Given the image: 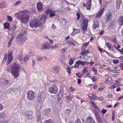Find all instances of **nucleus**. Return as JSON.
Returning <instances> with one entry per match:
<instances>
[{
	"label": "nucleus",
	"instance_id": "33",
	"mask_svg": "<svg viewBox=\"0 0 123 123\" xmlns=\"http://www.w3.org/2000/svg\"><path fill=\"white\" fill-rule=\"evenodd\" d=\"M53 69L57 72H58L60 71L57 66L54 67L53 68Z\"/></svg>",
	"mask_w": 123,
	"mask_h": 123
},
{
	"label": "nucleus",
	"instance_id": "46",
	"mask_svg": "<svg viewBox=\"0 0 123 123\" xmlns=\"http://www.w3.org/2000/svg\"><path fill=\"white\" fill-rule=\"evenodd\" d=\"M75 123H81V122L80 119L78 118H77Z\"/></svg>",
	"mask_w": 123,
	"mask_h": 123
},
{
	"label": "nucleus",
	"instance_id": "24",
	"mask_svg": "<svg viewBox=\"0 0 123 123\" xmlns=\"http://www.w3.org/2000/svg\"><path fill=\"white\" fill-rule=\"evenodd\" d=\"M80 31V29H76L75 28H73V32L75 34H76Z\"/></svg>",
	"mask_w": 123,
	"mask_h": 123
},
{
	"label": "nucleus",
	"instance_id": "12",
	"mask_svg": "<svg viewBox=\"0 0 123 123\" xmlns=\"http://www.w3.org/2000/svg\"><path fill=\"white\" fill-rule=\"evenodd\" d=\"M86 123H96L93 118L90 117H88L86 119Z\"/></svg>",
	"mask_w": 123,
	"mask_h": 123
},
{
	"label": "nucleus",
	"instance_id": "61",
	"mask_svg": "<svg viewBox=\"0 0 123 123\" xmlns=\"http://www.w3.org/2000/svg\"><path fill=\"white\" fill-rule=\"evenodd\" d=\"M21 3V1H17L15 3L14 5L16 6L19 4Z\"/></svg>",
	"mask_w": 123,
	"mask_h": 123
},
{
	"label": "nucleus",
	"instance_id": "28",
	"mask_svg": "<svg viewBox=\"0 0 123 123\" xmlns=\"http://www.w3.org/2000/svg\"><path fill=\"white\" fill-rule=\"evenodd\" d=\"M116 83L113 85L115 88L117 87L120 84V82L117 81H116Z\"/></svg>",
	"mask_w": 123,
	"mask_h": 123
},
{
	"label": "nucleus",
	"instance_id": "20",
	"mask_svg": "<svg viewBox=\"0 0 123 123\" xmlns=\"http://www.w3.org/2000/svg\"><path fill=\"white\" fill-rule=\"evenodd\" d=\"M65 99L66 101L68 103H70V102L72 100L71 97L69 95L67 96L66 97Z\"/></svg>",
	"mask_w": 123,
	"mask_h": 123
},
{
	"label": "nucleus",
	"instance_id": "10",
	"mask_svg": "<svg viewBox=\"0 0 123 123\" xmlns=\"http://www.w3.org/2000/svg\"><path fill=\"white\" fill-rule=\"evenodd\" d=\"M92 0H89L87 2L86 4H84L83 5L84 6H86V9L88 10H90L91 8V5Z\"/></svg>",
	"mask_w": 123,
	"mask_h": 123
},
{
	"label": "nucleus",
	"instance_id": "54",
	"mask_svg": "<svg viewBox=\"0 0 123 123\" xmlns=\"http://www.w3.org/2000/svg\"><path fill=\"white\" fill-rule=\"evenodd\" d=\"M5 116V114L4 113H1L0 114V116L1 118H3Z\"/></svg>",
	"mask_w": 123,
	"mask_h": 123
},
{
	"label": "nucleus",
	"instance_id": "53",
	"mask_svg": "<svg viewBox=\"0 0 123 123\" xmlns=\"http://www.w3.org/2000/svg\"><path fill=\"white\" fill-rule=\"evenodd\" d=\"M12 52H9L8 54V57H12Z\"/></svg>",
	"mask_w": 123,
	"mask_h": 123
},
{
	"label": "nucleus",
	"instance_id": "29",
	"mask_svg": "<svg viewBox=\"0 0 123 123\" xmlns=\"http://www.w3.org/2000/svg\"><path fill=\"white\" fill-rule=\"evenodd\" d=\"M66 69H67V72L69 74V75H70L71 74V67L69 66H68L66 68Z\"/></svg>",
	"mask_w": 123,
	"mask_h": 123
},
{
	"label": "nucleus",
	"instance_id": "25",
	"mask_svg": "<svg viewBox=\"0 0 123 123\" xmlns=\"http://www.w3.org/2000/svg\"><path fill=\"white\" fill-rule=\"evenodd\" d=\"M55 11L51 10V12L50 13L49 17H52L55 16Z\"/></svg>",
	"mask_w": 123,
	"mask_h": 123
},
{
	"label": "nucleus",
	"instance_id": "55",
	"mask_svg": "<svg viewBox=\"0 0 123 123\" xmlns=\"http://www.w3.org/2000/svg\"><path fill=\"white\" fill-rule=\"evenodd\" d=\"M107 111V110H105L104 109H103L101 110V111L102 113L104 114H105Z\"/></svg>",
	"mask_w": 123,
	"mask_h": 123
},
{
	"label": "nucleus",
	"instance_id": "17",
	"mask_svg": "<svg viewBox=\"0 0 123 123\" xmlns=\"http://www.w3.org/2000/svg\"><path fill=\"white\" fill-rule=\"evenodd\" d=\"M37 7L38 11L42 10L43 6L41 3L40 2L38 3L37 5Z\"/></svg>",
	"mask_w": 123,
	"mask_h": 123
},
{
	"label": "nucleus",
	"instance_id": "43",
	"mask_svg": "<svg viewBox=\"0 0 123 123\" xmlns=\"http://www.w3.org/2000/svg\"><path fill=\"white\" fill-rule=\"evenodd\" d=\"M61 97H60V95H59L58 97L57 98V100L58 102H60V101L61 100V99H62V98L61 97H62V94H61Z\"/></svg>",
	"mask_w": 123,
	"mask_h": 123
},
{
	"label": "nucleus",
	"instance_id": "52",
	"mask_svg": "<svg viewBox=\"0 0 123 123\" xmlns=\"http://www.w3.org/2000/svg\"><path fill=\"white\" fill-rule=\"evenodd\" d=\"M45 111H47V114H49L50 112L51 111V110L50 108H48Z\"/></svg>",
	"mask_w": 123,
	"mask_h": 123
},
{
	"label": "nucleus",
	"instance_id": "41",
	"mask_svg": "<svg viewBox=\"0 0 123 123\" xmlns=\"http://www.w3.org/2000/svg\"><path fill=\"white\" fill-rule=\"evenodd\" d=\"M107 45L108 48L109 49H111V48H112V47H111V44L108 43H107Z\"/></svg>",
	"mask_w": 123,
	"mask_h": 123
},
{
	"label": "nucleus",
	"instance_id": "7",
	"mask_svg": "<svg viewBox=\"0 0 123 123\" xmlns=\"http://www.w3.org/2000/svg\"><path fill=\"white\" fill-rule=\"evenodd\" d=\"M112 15V13L110 12L107 13L106 14L104 18L106 22H109L111 20Z\"/></svg>",
	"mask_w": 123,
	"mask_h": 123
},
{
	"label": "nucleus",
	"instance_id": "22",
	"mask_svg": "<svg viewBox=\"0 0 123 123\" xmlns=\"http://www.w3.org/2000/svg\"><path fill=\"white\" fill-rule=\"evenodd\" d=\"M4 25L5 28L8 29L9 30L11 28L9 27V23L6 22L4 24Z\"/></svg>",
	"mask_w": 123,
	"mask_h": 123
},
{
	"label": "nucleus",
	"instance_id": "2",
	"mask_svg": "<svg viewBox=\"0 0 123 123\" xmlns=\"http://www.w3.org/2000/svg\"><path fill=\"white\" fill-rule=\"evenodd\" d=\"M12 74L15 77L17 78L18 74V72L19 69V65L15 64L12 65L11 67Z\"/></svg>",
	"mask_w": 123,
	"mask_h": 123
},
{
	"label": "nucleus",
	"instance_id": "63",
	"mask_svg": "<svg viewBox=\"0 0 123 123\" xmlns=\"http://www.w3.org/2000/svg\"><path fill=\"white\" fill-rule=\"evenodd\" d=\"M89 44V42L85 43L83 44V46H85V47H86Z\"/></svg>",
	"mask_w": 123,
	"mask_h": 123
},
{
	"label": "nucleus",
	"instance_id": "50",
	"mask_svg": "<svg viewBox=\"0 0 123 123\" xmlns=\"http://www.w3.org/2000/svg\"><path fill=\"white\" fill-rule=\"evenodd\" d=\"M94 113L95 116H98V115H99V114L98 112L97 111H96V110H95V111H94Z\"/></svg>",
	"mask_w": 123,
	"mask_h": 123
},
{
	"label": "nucleus",
	"instance_id": "16",
	"mask_svg": "<svg viewBox=\"0 0 123 123\" xmlns=\"http://www.w3.org/2000/svg\"><path fill=\"white\" fill-rule=\"evenodd\" d=\"M47 18V16L45 15H42L40 18V20L42 22L44 23L45 22Z\"/></svg>",
	"mask_w": 123,
	"mask_h": 123
},
{
	"label": "nucleus",
	"instance_id": "23",
	"mask_svg": "<svg viewBox=\"0 0 123 123\" xmlns=\"http://www.w3.org/2000/svg\"><path fill=\"white\" fill-rule=\"evenodd\" d=\"M87 25L84 24H82L81 27L82 30L83 31L87 30Z\"/></svg>",
	"mask_w": 123,
	"mask_h": 123
},
{
	"label": "nucleus",
	"instance_id": "38",
	"mask_svg": "<svg viewBox=\"0 0 123 123\" xmlns=\"http://www.w3.org/2000/svg\"><path fill=\"white\" fill-rule=\"evenodd\" d=\"M74 61L72 59H70L69 60V64L70 65H72Z\"/></svg>",
	"mask_w": 123,
	"mask_h": 123
},
{
	"label": "nucleus",
	"instance_id": "6",
	"mask_svg": "<svg viewBox=\"0 0 123 123\" xmlns=\"http://www.w3.org/2000/svg\"><path fill=\"white\" fill-rule=\"evenodd\" d=\"M41 23L39 21L35 20H31L30 21V25L32 27H34L36 28L37 27L40 26Z\"/></svg>",
	"mask_w": 123,
	"mask_h": 123
},
{
	"label": "nucleus",
	"instance_id": "13",
	"mask_svg": "<svg viewBox=\"0 0 123 123\" xmlns=\"http://www.w3.org/2000/svg\"><path fill=\"white\" fill-rule=\"evenodd\" d=\"M67 42L68 44H72L74 46H76L75 43L78 44L76 42L73 38L70 39Z\"/></svg>",
	"mask_w": 123,
	"mask_h": 123
},
{
	"label": "nucleus",
	"instance_id": "58",
	"mask_svg": "<svg viewBox=\"0 0 123 123\" xmlns=\"http://www.w3.org/2000/svg\"><path fill=\"white\" fill-rule=\"evenodd\" d=\"M81 60H80V61H78L76 62V63L79 66V65L81 64Z\"/></svg>",
	"mask_w": 123,
	"mask_h": 123
},
{
	"label": "nucleus",
	"instance_id": "47",
	"mask_svg": "<svg viewBox=\"0 0 123 123\" xmlns=\"http://www.w3.org/2000/svg\"><path fill=\"white\" fill-rule=\"evenodd\" d=\"M113 62L114 64H117L119 62L118 60H113L112 61Z\"/></svg>",
	"mask_w": 123,
	"mask_h": 123
},
{
	"label": "nucleus",
	"instance_id": "49",
	"mask_svg": "<svg viewBox=\"0 0 123 123\" xmlns=\"http://www.w3.org/2000/svg\"><path fill=\"white\" fill-rule=\"evenodd\" d=\"M67 48H64L63 49H62L61 51L62 52L64 53L67 50Z\"/></svg>",
	"mask_w": 123,
	"mask_h": 123
},
{
	"label": "nucleus",
	"instance_id": "45",
	"mask_svg": "<svg viewBox=\"0 0 123 123\" xmlns=\"http://www.w3.org/2000/svg\"><path fill=\"white\" fill-rule=\"evenodd\" d=\"M104 8H102L101 10L98 13L102 15L104 12Z\"/></svg>",
	"mask_w": 123,
	"mask_h": 123
},
{
	"label": "nucleus",
	"instance_id": "26",
	"mask_svg": "<svg viewBox=\"0 0 123 123\" xmlns=\"http://www.w3.org/2000/svg\"><path fill=\"white\" fill-rule=\"evenodd\" d=\"M12 57H8V60L7 61V65L9 64L10 63L12 62Z\"/></svg>",
	"mask_w": 123,
	"mask_h": 123
},
{
	"label": "nucleus",
	"instance_id": "3",
	"mask_svg": "<svg viewBox=\"0 0 123 123\" xmlns=\"http://www.w3.org/2000/svg\"><path fill=\"white\" fill-rule=\"evenodd\" d=\"M48 91L51 94H56L58 91V89L56 85H51L48 88Z\"/></svg>",
	"mask_w": 123,
	"mask_h": 123
},
{
	"label": "nucleus",
	"instance_id": "57",
	"mask_svg": "<svg viewBox=\"0 0 123 123\" xmlns=\"http://www.w3.org/2000/svg\"><path fill=\"white\" fill-rule=\"evenodd\" d=\"M58 46L56 44H55V45H54L52 47V48L53 49H56L58 48Z\"/></svg>",
	"mask_w": 123,
	"mask_h": 123
},
{
	"label": "nucleus",
	"instance_id": "35",
	"mask_svg": "<svg viewBox=\"0 0 123 123\" xmlns=\"http://www.w3.org/2000/svg\"><path fill=\"white\" fill-rule=\"evenodd\" d=\"M30 58V56L29 55H26L24 59V61L25 62L27 61Z\"/></svg>",
	"mask_w": 123,
	"mask_h": 123
},
{
	"label": "nucleus",
	"instance_id": "5",
	"mask_svg": "<svg viewBox=\"0 0 123 123\" xmlns=\"http://www.w3.org/2000/svg\"><path fill=\"white\" fill-rule=\"evenodd\" d=\"M26 32V31L25 30L21 31L17 37V38H19L20 42H24L26 40V38L23 36Z\"/></svg>",
	"mask_w": 123,
	"mask_h": 123
},
{
	"label": "nucleus",
	"instance_id": "15",
	"mask_svg": "<svg viewBox=\"0 0 123 123\" xmlns=\"http://www.w3.org/2000/svg\"><path fill=\"white\" fill-rule=\"evenodd\" d=\"M118 22L119 24L120 25H123V15H120L118 18Z\"/></svg>",
	"mask_w": 123,
	"mask_h": 123
},
{
	"label": "nucleus",
	"instance_id": "44",
	"mask_svg": "<svg viewBox=\"0 0 123 123\" xmlns=\"http://www.w3.org/2000/svg\"><path fill=\"white\" fill-rule=\"evenodd\" d=\"M91 97L92 99L95 100H96L97 99V97L95 95H92Z\"/></svg>",
	"mask_w": 123,
	"mask_h": 123
},
{
	"label": "nucleus",
	"instance_id": "60",
	"mask_svg": "<svg viewBox=\"0 0 123 123\" xmlns=\"http://www.w3.org/2000/svg\"><path fill=\"white\" fill-rule=\"evenodd\" d=\"M70 90L71 92H72L75 90V89L72 87H71L70 88Z\"/></svg>",
	"mask_w": 123,
	"mask_h": 123
},
{
	"label": "nucleus",
	"instance_id": "14",
	"mask_svg": "<svg viewBox=\"0 0 123 123\" xmlns=\"http://www.w3.org/2000/svg\"><path fill=\"white\" fill-rule=\"evenodd\" d=\"M49 43H46L44 46L41 48L40 49L42 50L47 49L49 48Z\"/></svg>",
	"mask_w": 123,
	"mask_h": 123
},
{
	"label": "nucleus",
	"instance_id": "31",
	"mask_svg": "<svg viewBox=\"0 0 123 123\" xmlns=\"http://www.w3.org/2000/svg\"><path fill=\"white\" fill-rule=\"evenodd\" d=\"M83 72L82 74H84L85 73L88 72V70L86 69V68H85L82 70Z\"/></svg>",
	"mask_w": 123,
	"mask_h": 123
},
{
	"label": "nucleus",
	"instance_id": "27",
	"mask_svg": "<svg viewBox=\"0 0 123 123\" xmlns=\"http://www.w3.org/2000/svg\"><path fill=\"white\" fill-rule=\"evenodd\" d=\"M88 22L87 19L86 18L84 19L83 21L82 24H84V25H87Z\"/></svg>",
	"mask_w": 123,
	"mask_h": 123
},
{
	"label": "nucleus",
	"instance_id": "42",
	"mask_svg": "<svg viewBox=\"0 0 123 123\" xmlns=\"http://www.w3.org/2000/svg\"><path fill=\"white\" fill-rule=\"evenodd\" d=\"M112 80V78L111 77H110L108 78V79L106 80V81L107 82V83H108L109 82H111V81Z\"/></svg>",
	"mask_w": 123,
	"mask_h": 123
},
{
	"label": "nucleus",
	"instance_id": "62",
	"mask_svg": "<svg viewBox=\"0 0 123 123\" xmlns=\"http://www.w3.org/2000/svg\"><path fill=\"white\" fill-rule=\"evenodd\" d=\"M12 40H10L9 42V43H8V46L9 47V46H11V44H12Z\"/></svg>",
	"mask_w": 123,
	"mask_h": 123
},
{
	"label": "nucleus",
	"instance_id": "51",
	"mask_svg": "<svg viewBox=\"0 0 123 123\" xmlns=\"http://www.w3.org/2000/svg\"><path fill=\"white\" fill-rule=\"evenodd\" d=\"M122 3V0H117V4H120Z\"/></svg>",
	"mask_w": 123,
	"mask_h": 123
},
{
	"label": "nucleus",
	"instance_id": "34",
	"mask_svg": "<svg viewBox=\"0 0 123 123\" xmlns=\"http://www.w3.org/2000/svg\"><path fill=\"white\" fill-rule=\"evenodd\" d=\"M96 119L99 122H101V119L99 115L96 117Z\"/></svg>",
	"mask_w": 123,
	"mask_h": 123
},
{
	"label": "nucleus",
	"instance_id": "4",
	"mask_svg": "<svg viewBox=\"0 0 123 123\" xmlns=\"http://www.w3.org/2000/svg\"><path fill=\"white\" fill-rule=\"evenodd\" d=\"M36 94L32 91H29L27 93V99L30 101L32 100L35 98Z\"/></svg>",
	"mask_w": 123,
	"mask_h": 123
},
{
	"label": "nucleus",
	"instance_id": "48",
	"mask_svg": "<svg viewBox=\"0 0 123 123\" xmlns=\"http://www.w3.org/2000/svg\"><path fill=\"white\" fill-rule=\"evenodd\" d=\"M101 14H100L99 13H98L97 15H96V18H100V17H101Z\"/></svg>",
	"mask_w": 123,
	"mask_h": 123
},
{
	"label": "nucleus",
	"instance_id": "30",
	"mask_svg": "<svg viewBox=\"0 0 123 123\" xmlns=\"http://www.w3.org/2000/svg\"><path fill=\"white\" fill-rule=\"evenodd\" d=\"M44 123H54V122L52 120L49 119L46 120Z\"/></svg>",
	"mask_w": 123,
	"mask_h": 123
},
{
	"label": "nucleus",
	"instance_id": "39",
	"mask_svg": "<svg viewBox=\"0 0 123 123\" xmlns=\"http://www.w3.org/2000/svg\"><path fill=\"white\" fill-rule=\"evenodd\" d=\"M37 101L39 103H41L42 102V99L41 97L38 96L37 98Z\"/></svg>",
	"mask_w": 123,
	"mask_h": 123
},
{
	"label": "nucleus",
	"instance_id": "40",
	"mask_svg": "<svg viewBox=\"0 0 123 123\" xmlns=\"http://www.w3.org/2000/svg\"><path fill=\"white\" fill-rule=\"evenodd\" d=\"M51 9H48L45 11V13L47 14H49L51 12Z\"/></svg>",
	"mask_w": 123,
	"mask_h": 123
},
{
	"label": "nucleus",
	"instance_id": "9",
	"mask_svg": "<svg viewBox=\"0 0 123 123\" xmlns=\"http://www.w3.org/2000/svg\"><path fill=\"white\" fill-rule=\"evenodd\" d=\"M32 114L33 112L32 111H29L27 115L25 116V117L27 119L31 120L33 119V117L32 116Z\"/></svg>",
	"mask_w": 123,
	"mask_h": 123
},
{
	"label": "nucleus",
	"instance_id": "32",
	"mask_svg": "<svg viewBox=\"0 0 123 123\" xmlns=\"http://www.w3.org/2000/svg\"><path fill=\"white\" fill-rule=\"evenodd\" d=\"M6 16L8 18V20L10 22H12V17L8 15H7Z\"/></svg>",
	"mask_w": 123,
	"mask_h": 123
},
{
	"label": "nucleus",
	"instance_id": "1",
	"mask_svg": "<svg viewBox=\"0 0 123 123\" xmlns=\"http://www.w3.org/2000/svg\"><path fill=\"white\" fill-rule=\"evenodd\" d=\"M23 11H19L15 14L16 17L21 20L22 23H26L28 22L30 20V16L26 14H23Z\"/></svg>",
	"mask_w": 123,
	"mask_h": 123
},
{
	"label": "nucleus",
	"instance_id": "11",
	"mask_svg": "<svg viewBox=\"0 0 123 123\" xmlns=\"http://www.w3.org/2000/svg\"><path fill=\"white\" fill-rule=\"evenodd\" d=\"M99 21L98 20H95L94 21V24L92 27L94 29H95L96 28L99 27Z\"/></svg>",
	"mask_w": 123,
	"mask_h": 123
},
{
	"label": "nucleus",
	"instance_id": "56",
	"mask_svg": "<svg viewBox=\"0 0 123 123\" xmlns=\"http://www.w3.org/2000/svg\"><path fill=\"white\" fill-rule=\"evenodd\" d=\"M76 16H77V19H79L80 17V14L79 13H77L76 14Z\"/></svg>",
	"mask_w": 123,
	"mask_h": 123
},
{
	"label": "nucleus",
	"instance_id": "21",
	"mask_svg": "<svg viewBox=\"0 0 123 123\" xmlns=\"http://www.w3.org/2000/svg\"><path fill=\"white\" fill-rule=\"evenodd\" d=\"M65 113L67 115L69 116L71 114V110L70 109H67L65 110Z\"/></svg>",
	"mask_w": 123,
	"mask_h": 123
},
{
	"label": "nucleus",
	"instance_id": "18",
	"mask_svg": "<svg viewBox=\"0 0 123 123\" xmlns=\"http://www.w3.org/2000/svg\"><path fill=\"white\" fill-rule=\"evenodd\" d=\"M91 102L92 104L93 105V106L94 107V109H95V110H97L99 112H100V110L99 107H98V106L96 105L95 103L94 102H92L91 101Z\"/></svg>",
	"mask_w": 123,
	"mask_h": 123
},
{
	"label": "nucleus",
	"instance_id": "64",
	"mask_svg": "<svg viewBox=\"0 0 123 123\" xmlns=\"http://www.w3.org/2000/svg\"><path fill=\"white\" fill-rule=\"evenodd\" d=\"M120 4H117V6L116 8L118 9H119L120 8Z\"/></svg>",
	"mask_w": 123,
	"mask_h": 123
},
{
	"label": "nucleus",
	"instance_id": "8",
	"mask_svg": "<svg viewBox=\"0 0 123 123\" xmlns=\"http://www.w3.org/2000/svg\"><path fill=\"white\" fill-rule=\"evenodd\" d=\"M117 25V22L114 21L112 22L110 24V29L112 30L115 29L116 28Z\"/></svg>",
	"mask_w": 123,
	"mask_h": 123
},
{
	"label": "nucleus",
	"instance_id": "36",
	"mask_svg": "<svg viewBox=\"0 0 123 123\" xmlns=\"http://www.w3.org/2000/svg\"><path fill=\"white\" fill-rule=\"evenodd\" d=\"M6 5L5 3L3 2L0 4V7L1 8L5 7Z\"/></svg>",
	"mask_w": 123,
	"mask_h": 123
},
{
	"label": "nucleus",
	"instance_id": "59",
	"mask_svg": "<svg viewBox=\"0 0 123 123\" xmlns=\"http://www.w3.org/2000/svg\"><path fill=\"white\" fill-rule=\"evenodd\" d=\"M8 80H6L4 81L3 83L4 84H6V85H9V84L8 83Z\"/></svg>",
	"mask_w": 123,
	"mask_h": 123
},
{
	"label": "nucleus",
	"instance_id": "19",
	"mask_svg": "<svg viewBox=\"0 0 123 123\" xmlns=\"http://www.w3.org/2000/svg\"><path fill=\"white\" fill-rule=\"evenodd\" d=\"M41 114L40 113L38 112V114L37 116L36 121L38 122V123H40V120L41 119V117L40 116Z\"/></svg>",
	"mask_w": 123,
	"mask_h": 123
},
{
	"label": "nucleus",
	"instance_id": "37",
	"mask_svg": "<svg viewBox=\"0 0 123 123\" xmlns=\"http://www.w3.org/2000/svg\"><path fill=\"white\" fill-rule=\"evenodd\" d=\"M42 59V57L39 55H38L37 57V60L39 61H41Z\"/></svg>",
	"mask_w": 123,
	"mask_h": 123
}]
</instances>
